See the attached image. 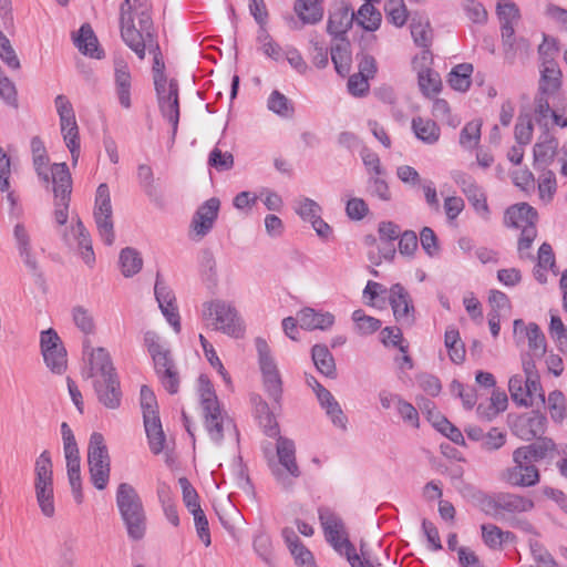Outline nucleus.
Segmentation results:
<instances>
[{
  "label": "nucleus",
  "mask_w": 567,
  "mask_h": 567,
  "mask_svg": "<svg viewBox=\"0 0 567 567\" xmlns=\"http://www.w3.org/2000/svg\"><path fill=\"white\" fill-rule=\"evenodd\" d=\"M148 0H124L120 7V29L124 43L143 60L147 43L155 40Z\"/></svg>",
  "instance_id": "obj_1"
},
{
  "label": "nucleus",
  "mask_w": 567,
  "mask_h": 567,
  "mask_svg": "<svg viewBox=\"0 0 567 567\" xmlns=\"http://www.w3.org/2000/svg\"><path fill=\"white\" fill-rule=\"evenodd\" d=\"M523 374H514L508 381V391L513 402L518 406H533L534 403H545V394L540 377L532 355H522Z\"/></svg>",
  "instance_id": "obj_2"
},
{
  "label": "nucleus",
  "mask_w": 567,
  "mask_h": 567,
  "mask_svg": "<svg viewBox=\"0 0 567 567\" xmlns=\"http://www.w3.org/2000/svg\"><path fill=\"white\" fill-rule=\"evenodd\" d=\"M472 499L482 512L494 518L504 517L506 514L527 513L535 506L534 501L528 496L505 492L487 494L473 489Z\"/></svg>",
  "instance_id": "obj_3"
},
{
  "label": "nucleus",
  "mask_w": 567,
  "mask_h": 567,
  "mask_svg": "<svg viewBox=\"0 0 567 567\" xmlns=\"http://www.w3.org/2000/svg\"><path fill=\"white\" fill-rule=\"evenodd\" d=\"M202 319L207 328L220 331L231 338L245 333L244 321L235 306L223 299H212L202 305Z\"/></svg>",
  "instance_id": "obj_4"
},
{
  "label": "nucleus",
  "mask_w": 567,
  "mask_h": 567,
  "mask_svg": "<svg viewBox=\"0 0 567 567\" xmlns=\"http://www.w3.org/2000/svg\"><path fill=\"white\" fill-rule=\"evenodd\" d=\"M116 505L126 526L128 537L140 540L146 530V515L135 488L128 483H121L116 491Z\"/></svg>",
  "instance_id": "obj_5"
},
{
  "label": "nucleus",
  "mask_w": 567,
  "mask_h": 567,
  "mask_svg": "<svg viewBox=\"0 0 567 567\" xmlns=\"http://www.w3.org/2000/svg\"><path fill=\"white\" fill-rule=\"evenodd\" d=\"M34 492L41 513L45 517H52L55 513L53 470L50 453L43 451L34 464Z\"/></svg>",
  "instance_id": "obj_6"
},
{
  "label": "nucleus",
  "mask_w": 567,
  "mask_h": 567,
  "mask_svg": "<svg viewBox=\"0 0 567 567\" xmlns=\"http://www.w3.org/2000/svg\"><path fill=\"white\" fill-rule=\"evenodd\" d=\"M319 519L326 538L333 548L347 557L351 567H363L354 546L347 537L341 535L343 530L342 520L328 508L319 509Z\"/></svg>",
  "instance_id": "obj_7"
},
{
  "label": "nucleus",
  "mask_w": 567,
  "mask_h": 567,
  "mask_svg": "<svg viewBox=\"0 0 567 567\" xmlns=\"http://www.w3.org/2000/svg\"><path fill=\"white\" fill-rule=\"evenodd\" d=\"M87 463L92 484L102 491L110 478V455L101 433L94 432L90 436L87 446Z\"/></svg>",
  "instance_id": "obj_8"
},
{
  "label": "nucleus",
  "mask_w": 567,
  "mask_h": 567,
  "mask_svg": "<svg viewBox=\"0 0 567 567\" xmlns=\"http://www.w3.org/2000/svg\"><path fill=\"white\" fill-rule=\"evenodd\" d=\"M276 451L280 466L272 467V475L281 487L290 489L293 486V480L301 475L296 460L295 443L290 439L279 436Z\"/></svg>",
  "instance_id": "obj_9"
},
{
  "label": "nucleus",
  "mask_w": 567,
  "mask_h": 567,
  "mask_svg": "<svg viewBox=\"0 0 567 567\" xmlns=\"http://www.w3.org/2000/svg\"><path fill=\"white\" fill-rule=\"evenodd\" d=\"M52 183L54 193V218L62 226L68 221V209L72 193V178L65 163L52 165Z\"/></svg>",
  "instance_id": "obj_10"
},
{
  "label": "nucleus",
  "mask_w": 567,
  "mask_h": 567,
  "mask_svg": "<svg viewBox=\"0 0 567 567\" xmlns=\"http://www.w3.org/2000/svg\"><path fill=\"white\" fill-rule=\"evenodd\" d=\"M54 105L60 118L63 140L71 153L72 163L75 165L80 156V137L73 106L70 100L63 94L55 96Z\"/></svg>",
  "instance_id": "obj_11"
},
{
  "label": "nucleus",
  "mask_w": 567,
  "mask_h": 567,
  "mask_svg": "<svg viewBox=\"0 0 567 567\" xmlns=\"http://www.w3.org/2000/svg\"><path fill=\"white\" fill-rule=\"evenodd\" d=\"M63 451L66 460L68 477L76 503H82L83 494L81 486L80 452L73 431L66 422L61 424Z\"/></svg>",
  "instance_id": "obj_12"
},
{
  "label": "nucleus",
  "mask_w": 567,
  "mask_h": 567,
  "mask_svg": "<svg viewBox=\"0 0 567 567\" xmlns=\"http://www.w3.org/2000/svg\"><path fill=\"white\" fill-rule=\"evenodd\" d=\"M94 221L102 241L111 246L114 243L113 209L110 189L106 184H100L96 189L94 205Z\"/></svg>",
  "instance_id": "obj_13"
},
{
  "label": "nucleus",
  "mask_w": 567,
  "mask_h": 567,
  "mask_svg": "<svg viewBox=\"0 0 567 567\" xmlns=\"http://www.w3.org/2000/svg\"><path fill=\"white\" fill-rule=\"evenodd\" d=\"M159 111L172 124V138H175L179 122L178 83L175 79L154 82Z\"/></svg>",
  "instance_id": "obj_14"
},
{
  "label": "nucleus",
  "mask_w": 567,
  "mask_h": 567,
  "mask_svg": "<svg viewBox=\"0 0 567 567\" xmlns=\"http://www.w3.org/2000/svg\"><path fill=\"white\" fill-rule=\"evenodd\" d=\"M517 452L513 453L514 466L505 468L501 473V480L515 487H532L539 483L538 468L528 461L517 458Z\"/></svg>",
  "instance_id": "obj_15"
},
{
  "label": "nucleus",
  "mask_w": 567,
  "mask_h": 567,
  "mask_svg": "<svg viewBox=\"0 0 567 567\" xmlns=\"http://www.w3.org/2000/svg\"><path fill=\"white\" fill-rule=\"evenodd\" d=\"M496 10L501 22L502 42L507 53L514 50L516 42L514 27L520 19V12L518 7L511 0H499Z\"/></svg>",
  "instance_id": "obj_16"
},
{
  "label": "nucleus",
  "mask_w": 567,
  "mask_h": 567,
  "mask_svg": "<svg viewBox=\"0 0 567 567\" xmlns=\"http://www.w3.org/2000/svg\"><path fill=\"white\" fill-rule=\"evenodd\" d=\"M389 302L394 318L400 324L411 327L414 323L415 309L410 293L402 285L395 284L390 288Z\"/></svg>",
  "instance_id": "obj_17"
},
{
  "label": "nucleus",
  "mask_w": 567,
  "mask_h": 567,
  "mask_svg": "<svg viewBox=\"0 0 567 567\" xmlns=\"http://www.w3.org/2000/svg\"><path fill=\"white\" fill-rule=\"evenodd\" d=\"M453 181L461 187L476 213L485 220L489 218V209L486 197L475 181L468 174L456 171L452 175Z\"/></svg>",
  "instance_id": "obj_18"
},
{
  "label": "nucleus",
  "mask_w": 567,
  "mask_h": 567,
  "mask_svg": "<svg viewBox=\"0 0 567 567\" xmlns=\"http://www.w3.org/2000/svg\"><path fill=\"white\" fill-rule=\"evenodd\" d=\"M84 373L87 378L93 379V381L118 375L110 352L102 347L91 349L89 353L87 369Z\"/></svg>",
  "instance_id": "obj_19"
},
{
  "label": "nucleus",
  "mask_w": 567,
  "mask_h": 567,
  "mask_svg": "<svg viewBox=\"0 0 567 567\" xmlns=\"http://www.w3.org/2000/svg\"><path fill=\"white\" fill-rule=\"evenodd\" d=\"M354 13L352 9L344 2L336 3L330 11L327 31L336 40L346 38L348 30L352 27Z\"/></svg>",
  "instance_id": "obj_20"
},
{
  "label": "nucleus",
  "mask_w": 567,
  "mask_h": 567,
  "mask_svg": "<svg viewBox=\"0 0 567 567\" xmlns=\"http://www.w3.org/2000/svg\"><path fill=\"white\" fill-rule=\"evenodd\" d=\"M132 74L127 63L118 58L114 61V91L118 103L125 110L132 107Z\"/></svg>",
  "instance_id": "obj_21"
},
{
  "label": "nucleus",
  "mask_w": 567,
  "mask_h": 567,
  "mask_svg": "<svg viewBox=\"0 0 567 567\" xmlns=\"http://www.w3.org/2000/svg\"><path fill=\"white\" fill-rule=\"evenodd\" d=\"M93 388L97 400L106 409H118L122 401V390L118 375L93 381Z\"/></svg>",
  "instance_id": "obj_22"
},
{
  "label": "nucleus",
  "mask_w": 567,
  "mask_h": 567,
  "mask_svg": "<svg viewBox=\"0 0 567 567\" xmlns=\"http://www.w3.org/2000/svg\"><path fill=\"white\" fill-rule=\"evenodd\" d=\"M219 206V199L212 197L198 207L190 225L196 235L204 237L210 231L217 219Z\"/></svg>",
  "instance_id": "obj_23"
},
{
  "label": "nucleus",
  "mask_w": 567,
  "mask_h": 567,
  "mask_svg": "<svg viewBox=\"0 0 567 567\" xmlns=\"http://www.w3.org/2000/svg\"><path fill=\"white\" fill-rule=\"evenodd\" d=\"M144 344L153 359L157 374L166 371V369L175 368L171 351L161 342V337L156 332L146 331Z\"/></svg>",
  "instance_id": "obj_24"
},
{
  "label": "nucleus",
  "mask_w": 567,
  "mask_h": 567,
  "mask_svg": "<svg viewBox=\"0 0 567 567\" xmlns=\"http://www.w3.org/2000/svg\"><path fill=\"white\" fill-rule=\"evenodd\" d=\"M515 451L517 452V458L528 461L530 464L547 457L554 458L555 454L560 455V452L556 451L554 441L548 437L540 439Z\"/></svg>",
  "instance_id": "obj_25"
},
{
  "label": "nucleus",
  "mask_w": 567,
  "mask_h": 567,
  "mask_svg": "<svg viewBox=\"0 0 567 567\" xmlns=\"http://www.w3.org/2000/svg\"><path fill=\"white\" fill-rule=\"evenodd\" d=\"M538 215L535 208L527 203L511 206L505 212L504 221L508 227L526 229L528 226H536Z\"/></svg>",
  "instance_id": "obj_26"
},
{
  "label": "nucleus",
  "mask_w": 567,
  "mask_h": 567,
  "mask_svg": "<svg viewBox=\"0 0 567 567\" xmlns=\"http://www.w3.org/2000/svg\"><path fill=\"white\" fill-rule=\"evenodd\" d=\"M204 415L205 429L213 442L220 444L224 439L225 430H235L233 421L228 417L227 413L220 409L216 412H206Z\"/></svg>",
  "instance_id": "obj_27"
},
{
  "label": "nucleus",
  "mask_w": 567,
  "mask_h": 567,
  "mask_svg": "<svg viewBox=\"0 0 567 567\" xmlns=\"http://www.w3.org/2000/svg\"><path fill=\"white\" fill-rule=\"evenodd\" d=\"M558 150V141L546 131L534 145L535 168H546L555 158Z\"/></svg>",
  "instance_id": "obj_28"
},
{
  "label": "nucleus",
  "mask_w": 567,
  "mask_h": 567,
  "mask_svg": "<svg viewBox=\"0 0 567 567\" xmlns=\"http://www.w3.org/2000/svg\"><path fill=\"white\" fill-rule=\"evenodd\" d=\"M13 237L16 240L19 256L22 258L24 265L30 271H38V261L32 251L31 237L25 226L18 223L13 228Z\"/></svg>",
  "instance_id": "obj_29"
},
{
  "label": "nucleus",
  "mask_w": 567,
  "mask_h": 567,
  "mask_svg": "<svg viewBox=\"0 0 567 567\" xmlns=\"http://www.w3.org/2000/svg\"><path fill=\"white\" fill-rule=\"evenodd\" d=\"M137 178L142 189L151 202L154 203L155 206L163 208L165 206V198L159 186L155 183L152 167L146 164H141L137 167Z\"/></svg>",
  "instance_id": "obj_30"
},
{
  "label": "nucleus",
  "mask_w": 567,
  "mask_h": 567,
  "mask_svg": "<svg viewBox=\"0 0 567 567\" xmlns=\"http://www.w3.org/2000/svg\"><path fill=\"white\" fill-rule=\"evenodd\" d=\"M317 399L333 425L341 430H346L348 419L331 392L326 388H319Z\"/></svg>",
  "instance_id": "obj_31"
},
{
  "label": "nucleus",
  "mask_w": 567,
  "mask_h": 567,
  "mask_svg": "<svg viewBox=\"0 0 567 567\" xmlns=\"http://www.w3.org/2000/svg\"><path fill=\"white\" fill-rule=\"evenodd\" d=\"M73 40L75 47L83 54L95 59L103 58V51L100 49L97 38L90 24H83Z\"/></svg>",
  "instance_id": "obj_32"
},
{
  "label": "nucleus",
  "mask_w": 567,
  "mask_h": 567,
  "mask_svg": "<svg viewBox=\"0 0 567 567\" xmlns=\"http://www.w3.org/2000/svg\"><path fill=\"white\" fill-rule=\"evenodd\" d=\"M299 326L306 330H326L334 322V316L330 312L320 313L312 308H303L298 312Z\"/></svg>",
  "instance_id": "obj_33"
},
{
  "label": "nucleus",
  "mask_w": 567,
  "mask_h": 567,
  "mask_svg": "<svg viewBox=\"0 0 567 567\" xmlns=\"http://www.w3.org/2000/svg\"><path fill=\"white\" fill-rule=\"evenodd\" d=\"M546 417L540 414L522 416L515 424L516 434L523 440L529 441L545 431Z\"/></svg>",
  "instance_id": "obj_34"
},
{
  "label": "nucleus",
  "mask_w": 567,
  "mask_h": 567,
  "mask_svg": "<svg viewBox=\"0 0 567 567\" xmlns=\"http://www.w3.org/2000/svg\"><path fill=\"white\" fill-rule=\"evenodd\" d=\"M323 0H296L293 10L303 24H316L323 17Z\"/></svg>",
  "instance_id": "obj_35"
},
{
  "label": "nucleus",
  "mask_w": 567,
  "mask_h": 567,
  "mask_svg": "<svg viewBox=\"0 0 567 567\" xmlns=\"http://www.w3.org/2000/svg\"><path fill=\"white\" fill-rule=\"evenodd\" d=\"M312 360L318 371L328 378H337L334 359L324 344H316L312 348Z\"/></svg>",
  "instance_id": "obj_36"
},
{
  "label": "nucleus",
  "mask_w": 567,
  "mask_h": 567,
  "mask_svg": "<svg viewBox=\"0 0 567 567\" xmlns=\"http://www.w3.org/2000/svg\"><path fill=\"white\" fill-rule=\"evenodd\" d=\"M378 234L381 241L389 244L386 247L380 248V252L385 259H393L395 248L392 243L396 240L401 234L399 225L393 221H381L378 227Z\"/></svg>",
  "instance_id": "obj_37"
},
{
  "label": "nucleus",
  "mask_w": 567,
  "mask_h": 567,
  "mask_svg": "<svg viewBox=\"0 0 567 567\" xmlns=\"http://www.w3.org/2000/svg\"><path fill=\"white\" fill-rule=\"evenodd\" d=\"M412 128L419 140L430 145L435 144L441 135L440 127L430 118L414 117L412 120Z\"/></svg>",
  "instance_id": "obj_38"
},
{
  "label": "nucleus",
  "mask_w": 567,
  "mask_h": 567,
  "mask_svg": "<svg viewBox=\"0 0 567 567\" xmlns=\"http://www.w3.org/2000/svg\"><path fill=\"white\" fill-rule=\"evenodd\" d=\"M549 65L542 66L538 92L551 94L561 85V71L558 63L547 62Z\"/></svg>",
  "instance_id": "obj_39"
},
{
  "label": "nucleus",
  "mask_w": 567,
  "mask_h": 567,
  "mask_svg": "<svg viewBox=\"0 0 567 567\" xmlns=\"http://www.w3.org/2000/svg\"><path fill=\"white\" fill-rule=\"evenodd\" d=\"M144 427L151 451L156 455L162 453L165 449L166 437L159 416L144 420Z\"/></svg>",
  "instance_id": "obj_40"
},
{
  "label": "nucleus",
  "mask_w": 567,
  "mask_h": 567,
  "mask_svg": "<svg viewBox=\"0 0 567 567\" xmlns=\"http://www.w3.org/2000/svg\"><path fill=\"white\" fill-rule=\"evenodd\" d=\"M197 392L203 413L216 412V410L220 409L214 386L210 380L204 374L198 378Z\"/></svg>",
  "instance_id": "obj_41"
},
{
  "label": "nucleus",
  "mask_w": 567,
  "mask_h": 567,
  "mask_svg": "<svg viewBox=\"0 0 567 567\" xmlns=\"http://www.w3.org/2000/svg\"><path fill=\"white\" fill-rule=\"evenodd\" d=\"M72 233L78 241V247L82 256V259L86 265L92 266L95 261V256L92 248V240L90 234L85 229L80 218H78L75 225L72 227Z\"/></svg>",
  "instance_id": "obj_42"
},
{
  "label": "nucleus",
  "mask_w": 567,
  "mask_h": 567,
  "mask_svg": "<svg viewBox=\"0 0 567 567\" xmlns=\"http://www.w3.org/2000/svg\"><path fill=\"white\" fill-rule=\"evenodd\" d=\"M338 41L339 42L331 48V60L336 71L340 75H346L350 72L351 68L350 43L346 38H341V40Z\"/></svg>",
  "instance_id": "obj_43"
},
{
  "label": "nucleus",
  "mask_w": 567,
  "mask_h": 567,
  "mask_svg": "<svg viewBox=\"0 0 567 567\" xmlns=\"http://www.w3.org/2000/svg\"><path fill=\"white\" fill-rule=\"evenodd\" d=\"M444 343L449 351L450 359L456 364L462 363L465 359L466 351L456 328L449 327L445 330Z\"/></svg>",
  "instance_id": "obj_44"
},
{
  "label": "nucleus",
  "mask_w": 567,
  "mask_h": 567,
  "mask_svg": "<svg viewBox=\"0 0 567 567\" xmlns=\"http://www.w3.org/2000/svg\"><path fill=\"white\" fill-rule=\"evenodd\" d=\"M410 28L413 41L417 47L429 48L432 44L433 32L427 19L413 18Z\"/></svg>",
  "instance_id": "obj_45"
},
{
  "label": "nucleus",
  "mask_w": 567,
  "mask_h": 567,
  "mask_svg": "<svg viewBox=\"0 0 567 567\" xmlns=\"http://www.w3.org/2000/svg\"><path fill=\"white\" fill-rule=\"evenodd\" d=\"M526 337L528 339L529 351L527 354L540 359L546 353V339L537 323L530 322L526 327Z\"/></svg>",
  "instance_id": "obj_46"
},
{
  "label": "nucleus",
  "mask_w": 567,
  "mask_h": 567,
  "mask_svg": "<svg viewBox=\"0 0 567 567\" xmlns=\"http://www.w3.org/2000/svg\"><path fill=\"white\" fill-rule=\"evenodd\" d=\"M473 72V65L470 63H461L452 69L449 74V84L452 89L465 92L471 85V74Z\"/></svg>",
  "instance_id": "obj_47"
},
{
  "label": "nucleus",
  "mask_w": 567,
  "mask_h": 567,
  "mask_svg": "<svg viewBox=\"0 0 567 567\" xmlns=\"http://www.w3.org/2000/svg\"><path fill=\"white\" fill-rule=\"evenodd\" d=\"M359 25L367 31H375L381 24V13L372 6V3H363L354 16Z\"/></svg>",
  "instance_id": "obj_48"
},
{
  "label": "nucleus",
  "mask_w": 567,
  "mask_h": 567,
  "mask_svg": "<svg viewBox=\"0 0 567 567\" xmlns=\"http://www.w3.org/2000/svg\"><path fill=\"white\" fill-rule=\"evenodd\" d=\"M120 265L123 276L132 277L142 269L143 260L135 249L127 247L120 254Z\"/></svg>",
  "instance_id": "obj_49"
},
{
  "label": "nucleus",
  "mask_w": 567,
  "mask_h": 567,
  "mask_svg": "<svg viewBox=\"0 0 567 567\" xmlns=\"http://www.w3.org/2000/svg\"><path fill=\"white\" fill-rule=\"evenodd\" d=\"M481 120L466 123L460 133V145L465 150H474L481 141Z\"/></svg>",
  "instance_id": "obj_50"
},
{
  "label": "nucleus",
  "mask_w": 567,
  "mask_h": 567,
  "mask_svg": "<svg viewBox=\"0 0 567 567\" xmlns=\"http://www.w3.org/2000/svg\"><path fill=\"white\" fill-rule=\"evenodd\" d=\"M255 344L258 352V361L262 377L279 371L266 340L262 338H256Z\"/></svg>",
  "instance_id": "obj_51"
},
{
  "label": "nucleus",
  "mask_w": 567,
  "mask_h": 567,
  "mask_svg": "<svg viewBox=\"0 0 567 567\" xmlns=\"http://www.w3.org/2000/svg\"><path fill=\"white\" fill-rule=\"evenodd\" d=\"M72 319L78 329L84 334L90 336L95 332L96 326L92 312L83 307L75 306L72 308Z\"/></svg>",
  "instance_id": "obj_52"
},
{
  "label": "nucleus",
  "mask_w": 567,
  "mask_h": 567,
  "mask_svg": "<svg viewBox=\"0 0 567 567\" xmlns=\"http://www.w3.org/2000/svg\"><path fill=\"white\" fill-rule=\"evenodd\" d=\"M267 106L271 112L281 117H291L295 112L293 104L290 100L277 90L271 92L268 97Z\"/></svg>",
  "instance_id": "obj_53"
},
{
  "label": "nucleus",
  "mask_w": 567,
  "mask_h": 567,
  "mask_svg": "<svg viewBox=\"0 0 567 567\" xmlns=\"http://www.w3.org/2000/svg\"><path fill=\"white\" fill-rule=\"evenodd\" d=\"M254 549L257 555L270 567L276 566V557L272 550L270 537L260 532L254 538Z\"/></svg>",
  "instance_id": "obj_54"
},
{
  "label": "nucleus",
  "mask_w": 567,
  "mask_h": 567,
  "mask_svg": "<svg viewBox=\"0 0 567 567\" xmlns=\"http://www.w3.org/2000/svg\"><path fill=\"white\" fill-rule=\"evenodd\" d=\"M146 49L153 54V81L157 83L166 82L165 63L156 39L147 43Z\"/></svg>",
  "instance_id": "obj_55"
},
{
  "label": "nucleus",
  "mask_w": 567,
  "mask_h": 567,
  "mask_svg": "<svg viewBox=\"0 0 567 567\" xmlns=\"http://www.w3.org/2000/svg\"><path fill=\"white\" fill-rule=\"evenodd\" d=\"M550 417L561 423L566 417V400L561 391L555 390L548 394L547 399Z\"/></svg>",
  "instance_id": "obj_56"
},
{
  "label": "nucleus",
  "mask_w": 567,
  "mask_h": 567,
  "mask_svg": "<svg viewBox=\"0 0 567 567\" xmlns=\"http://www.w3.org/2000/svg\"><path fill=\"white\" fill-rule=\"evenodd\" d=\"M533 121L529 114H520L515 125V140L519 145H527L533 137Z\"/></svg>",
  "instance_id": "obj_57"
},
{
  "label": "nucleus",
  "mask_w": 567,
  "mask_h": 567,
  "mask_svg": "<svg viewBox=\"0 0 567 567\" xmlns=\"http://www.w3.org/2000/svg\"><path fill=\"white\" fill-rule=\"evenodd\" d=\"M507 408V396L504 392H494L491 396V404L487 409H485L482 404L477 406V413L486 417L487 420H492L499 412L504 411Z\"/></svg>",
  "instance_id": "obj_58"
},
{
  "label": "nucleus",
  "mask_w": 567,
  "mask_h": 567,
  "mask_svg": "<svg viewBox=\"0 0 567 567\" xmlns=\"http://www.w3.org/2000/svg\"><path fill=\"white\" fill-rule=\"evenodd\" d=\"M47 367L53 373H62L66 369V350L64 347L52 349L42 354Z\"/></svg>",
  "instance_id": "obj_59"
},
{
  "label": "nucleus",
  "mask_w": 567,
  "mask_h": 567,
  "mask_svg": "<svg viewBox=\"0 0 567 567\" xmlns=\"http://www.w3.org/2000/svg\"><path fill=\"white\" fill-rule=\"evenodd\" d=\"M157 495L159 498V502L162 504L164 514L167 518V520L173 524L174 526L179 525V518L176 505L172 501L171 492L167 486L163 485L157 489Z\"/></svg>",
  "instance_id": "obj_60"
},
{
  "label": "nucleus",
  "mask_w": 567,
  "mask_h": 567,
  "mask_svg": "<svg viewBox=\"0 0 567 567\" xmlns=\"http://www.w3.org/2000/svg\"><path fill=\"white\" fill-rule=\"evenodd\" d=\"M451 392L462 400L463 406L466 410L474 408L477 401V393L474 386H465L457 380H453L451 383Z\"/></svg>",
  "instance_id": "obj_61"
},
{
  "label": "nucleus",
  "mask_w": 567,
  "mask_h": 567,
  "mask_svg": "<svg viewBox=\"0 0 567 567\" xmlns=\"http://www.w3.org/2000/svg\"><path fill=\"white\" fill-rule=\"evenodd\" d=\"M140 395L141 408L143 410V419L148 420L159 416L158 405L154 392L147 385H142Z\"/></svg>",
  "instance_id": "obj_62"
},
{
  "label": "nucleus",
  "mask_w": 567,
  "mask_h": 567,
  "mask_svg": "<svg viewBox=\"0 0 567 567\" xmlns=\"http://www.w3.org/2000/svg\"><path fill=\"white\" fill-rule=\"evenodd\" d=\"M509 532H503L495 525H482V536L485 544L491 548L501 547L502 544L509 537Z\"/></svg>",
  "instance_id": "obj_63"
},
{
  "label": "nucleus",
  "mask_w": 567,
  "mask_h": 567,
  "mask_svg": "<svg viewBox=\"0 0 567 567\" xmlns=\"http://www.w3.org/2000/svg\"><path fill=\"white\" fill-rule=\"evenodd\" d=\"M548 95L549 94L538 92L535 97L534 109L536 122L546 128L548 126V120L551 117V113L554 112L549 105Z\"/></svg>",
  "instance_id": "obj_64"
}]
</instances>
